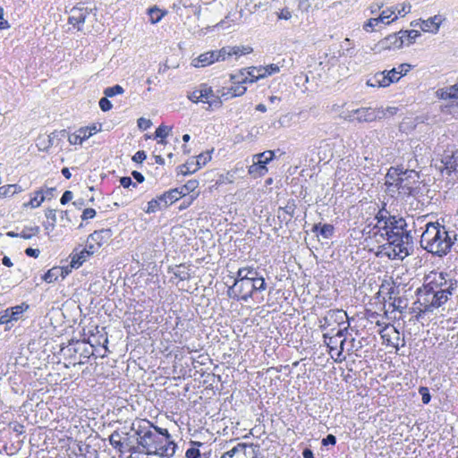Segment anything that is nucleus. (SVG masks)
<instances>
[{
	"label": "nucleus",
	"instance_id": "f257e3e1",
	"mask_svg": "<svg viewBox=\"0 0 458 458\" xmlns=\"http://www.w3.org/2000/svg\"><path fill=\"white\" fill-rule=\"evenodd\" d=\"M457 234L438 222L428 223L420 237V245L428 252L443 257L450 252Z\"/></svg>",
	"mask_w": 458,
	"mask_h": 458
},
{
	"label": "nucleus",
	"instance_id": "f03ea898",
	"mask_svg": "<svg viewBox=\"0 0 458 458\" xmlns=\"http://www.w3.org/2000/svg\"><path fill=\"white\" fill-rule=\"evenodd\" d=\"M131 430L135 432L137 444L142 449L141 453L148 455L157 454V450H160L161 444L164 443L163 437L157 436V432H153L150 426L140 425L138 428H135L132 425Z\"/></svg>",
	"mask_w": 458,
	"mask_h": 458
},
{
	"label": "nucleus",
	"instance_id": "7ed1b4c3",
	"mask_svg": "<svg viewBox=\"0 0 458 458\" xmlns=\"http://www.w3.org/2000/svg\"><path fill=\"white\" fill-rule=\"evenodd\" d=\"M389 244L394 247V251L401 259L411 255L413 251V238L411 231L405 230L403 233L390 236Z\"/></svg>",
	"mask_w": 458,
	"mask_h": 458
},
{
	"label": "nucleus",
	"instance_id": "20e7f679",
	"mask_svg": "<svg viewBox=\"0 0 458 458\" xmlns=\"http://www.w3.org/2000/svg\"><path fill=\"white\" fill-rule=\"evenodd\" d=\"M419 174L414 170H403L400 177H397L395 187L400 194L406 196H415L419 193V187L414 186L419 183Z\"/></svg>",
	"mask_w": 458,
	"mask_h": 458
},
{
	"label": "nucleus",
	"instance_id": "39448f33",
	"mask_svg": "<svg viewBox=\"0 0 458 458\" xmlns=\"http://www.w3.org/2000/svg\"><path fill=\"white\" fill-rule=\"evenodd\" d=\"M448 274L444 272H431L426 278L428 283L424 284L429 291L436 292L445 291L449 294H453V292L456 286V281L447 278Z\"/></svg>",
	"mask_w": 458,
	"mask_h": 458
},
{
	"label": "nucleus",
	"instance_id": "423d86ee",
	"mask_svg": "<svg viewBox=\"0 0 458 458\" xmlns=\"http://www.w3.org/2000/svg\"><path fill=\"white\" fill-rule=\"evenodd\" d=\"M347 314L343 310H330L327 314L319 320L320 327L323 330L332 328L334 326L341 327L344 325L345 319H347Z\"/></svg>",
	"mask_w": 458,
	"mask_h": 458
},
{
	"label": "nucleus",
	"instance_id": "0eeeda50",
	"mask_svg": "<svg viewBox=\"0 0 458 458\" xmlns=\"http://www.w3.org/2000/svg\"><path fill=\"white\" fill-rule=\"evenodd\" d=\"M355 113H357L356 121L359 123H371L386 116V113L382 107H360L355 109Z\"/></svg>",
	"mask_w": 458,
	"mask_h": 458
},
{
	"label": "nucleus",
	"instance_id": "6e6552de",
	"mask_svg": "<svg viewBox=\"0 0 458 458\" xmlns=\"http://www.w3.org/2000/svg\"><path fill=\"white\" fill-rule=\"evenodd\" d=\"M275 157V153L271 150L264 151L263 153L254 156L253 165L249 167L250 174L258 173L264 174L267 172L266 165L268 164Z\"/></svg>",
	"mask_w": 458,
	"mask_h": 458
},
{
	"label": "nucleus",
	"instance_id": "1a4fd4ad",
	"mask_svg": "<svg viewBox=\"0 0 458 458\" xmlns=\"http://www.w3.org/2000/svg\"><path fill=\"white\" fill-rule=\"evenodd\" d=\"M233 287L237 288L242 301H248L253 297L252 281H250L248 278L240 279V277L236 276Z\"/></svg>",
	"mask_w": 458,
	"mask_h": 458
},
{
	"label": "nucleus",
	"instance_id": "9d476101",
	"mask_svg": "<svg viewBox=\"0 0 458 458\" xmlns=\"http://www.w3.org/2000/svg\"><path fill=\"white\" fill-rule=\"evenodd\" d=\"M407 223L404 218L393 216L391 221L386 225V229H382L385 231L386 240L390 241V236L393 234L403 233V231L407 230Z\"/></svg>",
	"mask_w": 458,
	"mask_h": 458
},
{
	"label": "nucleus",
	"instance_id": "9b49d317",
	"mask_svg": "<svg viewBox=\"0 0 458 458\" xmlns=\"http://www.w3.org/2000/svg\"><path fill=\"white\" fill-rule=\"evenodd\" d=\"M199 96L200 101L208 103L209 106H220L221 104L219 98L214 94L212 88L205 83L199 85Z\"/></svg>",
	"mask_w": 458,
	"mask_h": 458
},
{
	"label": "nucleus",
	"instance_id": "f8f14e48",
	"mask_svg": "<svg viewBox=\"0 0 458 458\" xmlns=\"http://www.w3.org/2000/svg\"><path fill=\"white\" fill-rule=\"evenodd\" d=\"M112 236L113 232L111 229H101L90 233L88 237V241L94 242L98 248H100L104 243L107 242Z\"/></svg>",
	"mask_w": 458,
	"mask_h": 458
},
{
	"label": "nucleus",
	"instance_id": "ddd939ff",
	"mask_svg": "<svg viewBox=\"0 0 458 458\" xmlns=\"http://www.w3.org/2000/svg\"><path fill=\"white\" fill-rule=\"evenodd\" d=\"M391 83H393V79L388 77L386 71L377 72L367 81V85L369 87L386 88L388 87Z\"/></svg>",
	"mask_w": 458,
	"mask_h": 458
},
{
	"label": "nucleus",
	"instance_id": "4468645a",
	"mask_svg": "<svg viewBox=\"0 0 458 458\" xmlns=\"http://www.w3.org/2000/svg\"><path fill=\"white\" fill-rule=\"evenodd\" d=\"M93 254L94 250H88V249H82L80 251L74 250L70 255L71 267L79 268Z\"/></svg>",
	"mask_w": 458,
	"mask_h": 458
},
{
	"label": "nucleus",
	"instance_id": "2eb2a0df",
	"mask_svg": "<svg viewBox=\"0 0 458 458\" xmlns=\"http://www.w3.org/2000/svg\"><path fill=\"white\" fill-rule=\"evenodd\" d=\"M404 43L403 36H399L398 33L388 35L379 42L381 48H400Z\"/></svg>",
	"mask_w": 458,
	"mask_h": 458
},
{
	"label": "nucleus",
	"instance_id": "dca6fc26",
	"mask_svg": "<svg viewBox=\"0 0 458 458\" xmlns=\"http://www.w3.org/2000/svg\"><path fill=\"white\" fill-rule=\"evenodd\" d=\"M89 13L88 8L84 7H73L71 10V15L69 17V23L73 26L82 24L85 22L87 15Z\"/></svg>",
	"mask_w": 458,
	"mask_h": 458
},
{
	"label": "nucleus",
	"instance_id": "f3484780",
	"mask_svg": "<svg viewBox=\"0 0 458 458\" xmlns=\"http://www.w3.org/2000/svg\"><path fill=\"white\" fill-rule=\"evenodd\" d=\"M164 443L161 444L160 450H157V456L161 458H172L176 451V444L171 438L163 439Z\"/></svg>",
	"mask_w": 458,
	"mask_h": 458
},
{
	"label": "nucleus",
	"instance_id": "a211bd4d",
	"mask_svg": "<svg viewBox=\"0 0 458 458\" xmlns=\"http://www.w3.org/2000/svg\"><path fill=\"white\" fill-rule=\"evenodd\" d=\"M249 445L245 443H240L231 450L225 452L221 458H249L247 448Z\"/></svg>",
	"mask_w": 458,
	"mask_h": 458
},
{
	"label": "nucleus",
	"instance_id": "6ab92c4d",
	"mask_svg": "<svg viewBox=\"0 0 458 458\" xmlns=\"http://www.w3.org/2000/svg\"><path fill=\"white\" fill-rule=\"evenodd\" d=\"M183 196V192L181 191L180 188H174L160 195L159 199H161L164 202V207H167L168 205L173 204L174 202H175Z\"/></svg>",
	"mask_w": 458,
	"mask_h": 458
},
{
	"label": "nucleus",
	"instance_id": "aec40b11",
	"mask_svg": "<svg viewBox=\"0 0 458 458\" xmlns=\"http://www.w3.org/2000/svg\"><path fill=\"white\" fill-rule=\"evenodd\" d=\"M432 293L429 289L423 284V289L419 288L417 290V294L422 293V299L420 301V306H423V312H429L433 310V307L431 306V299Z\"/></svg>",
	"mask_w": 458,
	"mask_h": 458
},
{
	"label": "nucleus",
	"instance_id": "412c9836",
	"mask_svg": "<svg viewBox=\"0 0 458 458\" xmlns=\"http://www.w3.org/2000/svg\"><path fill=\"white\" fill-rule=\"evenodd\" d=\"M134 436H131L130 432H125L123 437V449L124 452H128L131 454L141 453L140 445L134 442Z\"/></svg>",
	"mask_w": 458,
	"mask_h": 458
},
{
	"label": "nucleus",
	"instance_id": "4be33fe9",
	"mask_svg": "<svg viewBox=\"0 0 458 458\" xmlns=\"http://www.w3.org/2000/svg\"><path fill=\"white\" fill-rule=\"evenodd\" d=\"M442 163L448 173L454 172L458 174V151H454L451 155H445Z\"/></svg>",
	"mask_w": 458,
	"mask_h": 458
},
{
	"label": "nucleus",
	"instance_id": "5701e85b",
	"mask_svg": "<svg viewBox=\"0 0 458 458\" xmlns=\"http://www.w3.org/2000/svg\"><path fill=\"white\" fill-rule=\"evenodd\" d=\"M216 61V59L215 52L214 51H208V52H206L204 54H201L200 55H199L198 58H195L192 61V64L195 67H205V66H208L209 64H212Z\"/></svg>",
	"mask_w": 458,
	"mask_h": 458
},
{
	"label": "nucleus",
	"instance_id": "b1692460",
	"mask_svg": "<svg viewBox=\"0 0 458 458\" xmlns=\"http://www.w3.org/2000/svg\"><path fill=\"white\" fill-rule=\"evenodd\" d=\"M169 272L181 281L190 280L191 277L190 268L185 264H180L174 267H169Z\"/></svg>",
	"mask_w": 458,
	"mask_h": 458
},
{
	"label": "nucleus",
	"instance_id": "393cba45",
	"mask_svg": "<svg viewBox=\"0 0 458 458\" xmlns=\"http://www.w3.org/2000/svg\"><path fill=\"white\" fill-rule=\"evenodd\" d=\"M394 216H391L389 211L386 209L385 207L380 208L375 216V219L377 220V227L381 229H386V225L391 221Z\"/></svg>",
	"mask_w": 458,
	"mask_h": 458
},
{
	"label": "nucleus",
	"instance_id": "a878e982",
	"mask_svg": "<svg viewBox=\"0 0 458 458\" xmlns=\"http://www.w3.org/2000/svg\"><path fill=\"white\" fill-rule=\"evenodd\" d=\"M236 276L240 277V279L248 278L250 281H253L257 277L260 276L261 274L258 268L253 267H243L238 269Z\"/></svg>",
	"mask_w": 458,
	"mask_h": 458
},
{
	"label": "nucleus",
	"instance_id": "bb28decb",
	"mask_svg": "<svg viewBox=\"0 0 458 458\" xmlns=\"http://www.w3.org/2000/svg\"><path fill=\"white\" fill-rule=\"evenodd\" d=\"M452 294L447 293L445 291H434L432 293L431 306L434 309H437L445 304Z\"/></svg>",
	"mask_w": 458,
	"mask_h": 458
},
{
	"label": "nucleus",
	"instance_id": "cd10ccee",
	"mask_svg": "<svg viewBox=\"0 0 458 458\" xmlns=\"http://www.w3.org/2000/svg\"><path fill=\"white\" fill-rule=\"evenodd\" d=\"M30 306L26 302H22L20 305H16L14 307L8 308V312L11 314V318L14 319V321H18L21 319L23 317V313L29 310Z\"/></svg>",
	"mask_w": 458,
	"mask_h": 458
},
{
	"label": "nucleus",
	"instance_id": "c85d7f7f",
	"mask_svg": "<svg viewBox=\"0 0 458 458\" xmlns=\"http://www.w3.org/2000/svg\"><path fill=\"white\" fill-rule=\"evenodd\" d=\"M261 66L259 67H249L246 69L247 76L244 77L243 81H249V83H253L263 78L262 72H259Z\"/></svg>",
	"mask_w": 458,
	"mask_h": 458
},
{
	"label": "nucleus",
	"instance_id": "c756f323",
	"mask_svg": "<svg viewBox=\"0 0 458 458\" xmlns=\"http://www.w3.org/2000/svg\"><path fill=\"white\" fill-rule=\"evenodd\" d=\"M439 18L437 16H434L422 22L421 30L428 32H437L439 29Z\"/></svg>",
	"mask_w": 458,
	"mask_h": 458
},
{
	"label": "nucleus",
	"instance_id": "7c9ffc66",
	"mask_svg": "<svg viewBox=\"0 0 458 458\" xmlns=\"http://www.w3.org/2000/svg\"><path fill=\"white\" fill-rule=\"evenodd\" d=\"M319 229V234L325 238L329 239L333 236L334 233V226L329 224H325L323 225H320V224H315L313 225L312 231L318 232Z\"/></svg>",
	"mask_w": 458,
	"mask_h": 458
},
{
	"label": "nucleus",
	"instance_id": "2f4dec72",
	"mask_svg": "<svg viewBox=\"0 0 458 458\" xmlns=\"http://www.w3.org/2000/svg\"><path fill=\"white\" fill-rule=\"evenodd\" d=\"M62 275V269H61V267H54L52 268H50L42 277V279L48 283V284H51V283H54L55 282L58 277H61Z\"/></svg>",
	"mask_w": 458,
	"mask_h": 458
},
{
	"label": "nucleus",
	"instance_id": "473e14b6",
	"mask_svg": "<svg viewBox=\"0 0 458 458\" xmlns=\"http://www.w3.org/2000/svg\"><path fill=\"white\" fill-rule=\"evenodd\" d=\"M35 196L30 199L28 203H24L23 206L25 208L30 207L31 208H36L41 205V203L45 200L46 197L44 196L43 190H38L35 191Z\"/></svg>",
	"mask_w": 458,
	"mask_h": 458
},
{
	"label": "nucleus",
	"instance_id": "72a5a7b5",
	"mask_svg": "<svg viewBox=\"0 0 458 458\" xmlns=\"http://www.w3.org/2000/svg\"><path fill=\"white\" fill-rule=\"evenodd\" d=\"M402 169H399V168H394V167H391L387 174H386V184L390 187V186H394L395 187V183L397 182V177H400L401 174H402Z\"/></svg>",
	"mask_w": 458,
	"mask_h": 458
},
{
	"label": "nucleus",
	"instance_id": "f704fd0d",
	"mask_svg": "<svg viewBox=\"0 0 458 458\" xmlns=\"http://www.w3.org/2000/svg\"><path fill=\"white\" fill-rule=\"evenodd\" d=\"M46 217L49 220L47 223L44 224L45 230L49 232L53 231L56 223V210L55 209H47L46 211Z\"/></svg>",
	"mask_w": 458,
	"mask_h": 458
},
{
	"label": "nucleus",
	"instance_id": "c9c22d12",
	"mask_svg": "<svg viewBox=\"0 0 458 458\" xmlns=\"http://www.w3.org/2000/svg\"><path fill=\"white\" fill-rule=\"evenodd\" d=\"M82 132L83 131H79L77 130L74 133L69 135L68 141L72 145L82 144V142L85 140L89 139L91 136L90 131L89 132V134H82Z\"/></svg>",
	"mask_w": 458,
	"mask_h": 458
},
{
	"label": "nucleus",
	"instance_id": "e433bc0d",
	"mask_svg": "<svg viewBox=\"0 0 458 458\" xmlns=\"http://www.w3.org/2000/svg\"><path fill=\"white\" fill-rule=\"evenodd\" d=\"M165 12H162L157 6H153L148 9V15L151 23L155 24L161 21V19L165 16Z\"/></svg>",
	"mask_w": 458,
	"mask_h": 458
},
{
	"label": "nucleus",
	"instance_id": "4c0bfd02",
	"mask_svg": "<svg viewBox=\"0 0 458 458\" xmlns=\"http://www.w3.org/2000/svg\"><path fill=\"white\" fill-rule=\"evenodd\" d=\"M399 36H403L404 41H407V44H412L416 38H418L420 33L418 30H400L398 32Z\"/></svg>",
	"mask_w": 458,
	"mask_h": 458
},
{
	"label": "nucleus",
	"instance_id": "58836bf2",
	"mask_svg": "<svg viewBox=\"0 0 458 458\" xmlns=\"http://www.w3.org/2000/svg\"><path fill=\"white\" fill-rule=\"evenodd\" d=\"M266 289H267V284H266L265 278L262 275L252 281L253 294L258 292L262 293Z\"/></svg>",
	"mask_w": 458,
	"mask_h": 458
},
{
	"label": "nucleus",
	"instance_id": "ea45409f",
	"mask_svg": "<svg viewBox=\"0 0 458 458\" xmlns=\"http://www.w3.org/2000/svg\"><path fill=\"white\" fill-rule=\"evenodd\" d=\"M232 51V47H225L220 50L214 51L216 54V62L225 61L227 57L233 55Z\"/></svg>",
	"mask_w": 458,
	"mask_h": 458
},
{
	"label": "nucleus",
	"instance_id": "a19ab883",
	"mask_svg": "<svg viewBox=\"0 0 458 458\" xmlns=\"http://www.w3.org/2000/svg\"><path fill=\"white\" fill-rule=\"evenodd\" d=\"M211 160V152L201 153L197 156L195 162V170H199L202 165H205L208 161Z\"/></svg>",
	"mask_w": 458,
	"mask_h": 458
},
{
	"label": "nucleus",
	"instance_id": "79ce46f5",
	"mask_svg": "<svg viewBox=\"0 0 458 458\" xmlns=\"http://www.w3.org/2000/svg\"><path fill=\"white\" fill-rule=\"evenodd\" d=\"M40 229L38 226L33 227H24L22 231L19 233L20 237L23 239H30L32 236L37 235L39 233Z\"/></svg>",
	"mask_w": 458,
	"mask_h": 458
},
{
	"label": "nucleus",
	"instance_id": "37998d69",
	"mask_svg": "<svg viewBox=\"0 0 458 458\" xmlns=\"http://www.w3.org/2000/svg\"><path fill=\"white\" fill-rule=\"evenodd\" d=\"M124 92V89L120 85H114L113 87H108L105 89L104 94L106 98H113L116 95L123 94Z\"/></svg>",
	"mask_w": 458,
	"mask_h": 458
},
{
	"label": "nucleus",
	"instance_id": "c03bdc74",
	"mask_svg": "<svg viewBox=\"0 0 458 458\" xmlns=\"http://www.w3.org/2000/svg\"><path fill=\"white\" fill-rule=\"evenodd\" d=\"M198 186L199 182L197 180H190L184 185L180 187V189L183 192V195L185 196L191 192H193Z\"/></svg>",
	"mask_w": 458,
	"mask_h": 458
},
{
	"label": "nucleus",
	"instance_id": "a18cd8bd",
	"mask_svg": "<svg viewBox=\"0 0 458 458\" xmlns=\"http://www.w3.org/2000/svg\"><path fill=\"white\" fill-rule=\"evenodd\" d=\"M280 71V68L277 64H269L267 66H261V69H259V72H262L263 78L275 74Z\"/></svg>",
	"mask_w": 458,
	"mask_h": 458
},
{
	"label": "nucleus",
	"instance_id": "49530a36",
	"mask_svg": "<svg viewBox=\"0 0 458 458\" xmlns=\"http://www.w3.org/2000/svg\"><path fill=\"white\" fill-rule=\"evenodd\" d=\"M232 50L233 55H248L253 51L250 46H234L232 47Z\"/></svg>",
	"mask_w": 458,
	"mask_h": 458
},
{
	"label": "nucleus",
	"instance_id": "de8ad7c7",
	"mask_svg": "<svg viewBox=\"0 0 458 458\" xmlns=\"http://www.w3.org/2000/svg\"><path fill=\"white\" fill-rule=\"evenodd\" d=\"M161 202L163 201L159 199V197H157V199H151L150 201L148 202V208L146 209V212L148 214L157 212L161 208Z\"/></svg>",
	"mask_w": 458,
	"mask_h": 458
},
{
	"label": "nucleus",
	"instance_id": "09e8293b",
	"mask_svg": "<svg viewBox=\"0 0 458 458\" xmlns=\"http://www.w3.org/2000/svg\"><path fill=\"white\" fill-rule=\"evenodd\" d=\"M195 162L188 161L184 165L180 166V173L183 175L191 174L195 173L197 170L194 169Z\"/></svg>",
	"mask_w": 458,
	"mask_h": 458
},
{
	"label": "nucleus",
	"instance_id": "8fccbe9b",
	"mask_svg": "<svg viewBox=\"0 0 458 458\" xmlns=\"http://www.w3.org/2000/svg\"><path fill=\"white\" fill-rule=\"evenodd\" d=\"M171 131L172 127L161 124L157 128L155 131V136L156 138L165 139V137L168 136Z\"/></svg>",
	"mask_w": 458,
	"mask_h": 458
},
{
	"label": "nucleus",
	"instance_id": "3c124183",
	"mask_svg": "<svg viewBox=\"0 0 458 458\" xmlns=\"http://www.w3.org/2000/svg\"><path fill=\"white\" fill-rule=\"evenodd\" d=\"M150 426V429L153 428V432H157V436H160L163 437V439H168L171 438V435L169 434L168 430L166 428H162L157 426H155L148 421V425Z\"/></svg>",
	"mask_w": 458,
	"mask_h": 458
},
{
	"label": "nucleus",
	"instance_id": "603ef678",
	"mask_svg": "<svg viewBox=\"0 0 458 458\" xmlns=\"http://www.w3.org/2000/svg\"><path fill=\"white\" fill-rule=\"evenodd\" d=\"M324 339H325V343L331 349V350H334V349H336V346L338 344V339H336L335 336H334L333 335H329L328 333L327 334H324L323 335Z\"/></svg>",
	"mask_w": 458,
	"mask_h": 458
},
{
	"label": "nucleus",
	"instance_id": "864d4df0",
	"mask_svg": "<svg viewBox=\"0 0 458 458\" xmlns=\"http://www.w3.org/2000/svg\"><path fill=\"white\" fill-rule=\"evenodd\" d=\"M245 76H247L246 69H242L239 72V73L232 75L231 80L233 81V83L237 84L249 83V81H243L242 79H244Z\"/></svg>",
	"mask_w": 458,
	"mask_h": 458
},
{
	"label": "nucleus",
	"instance_id": "5fc2aeb1",
	"mask_svg": "<svg viewBox=\"0 0 458 458\" xmlns=\"http://www.w3.org/2000/svg\"><path fill=\"white\" fill-rule=\"evenodd\" d=\"M230 92L232 97H240L242 96L246 92V87L242 84H237L230 89Z\"/></svg>",
	"mask_w": 458,
	"mask_h": 458
},
{
	"label": "nucleus",
	"instance_id": "6e6d98bb",
	"mask_svg": "<svg viewBox=\"0 0 458 458\" xmlns=\"http://www.w3.org/2000/svg\"><path fill=\"white\" fill-rule=\"evenodd\" d=\"M419 393L421 394V400L424 404H428L431 400V395L428 387L420 386Z\"/></svg>",
	"mask_w": 458,
	"mask_h": 458
},
{
	"label": "nucleus",
	"instance_id": "4d7b16f0",
	"mask_svg": "<svg viewBox=\"0 0 458 458\" xmlns=\"http://www.w3.org/2000/svg\"><path fill=\"white\" fill-rule=\"evenodd\" d=\"M295 208H296V205H295L294 201L292 200V201H288V203L286 204L285 207L280 208L279 210L284 212L285 214H288L290 216L293 217L294 216Z\"/></svg>",
	"mask_w": 458,
	"mask_h": 458
},
{
	"label": "nucleus",
	"instance_id": "13d9d810",
	"mask_svg": "<svg viewBox=\"0 0 458 458\" xmlns=\"http://www.w3.org/2000/svg\"><path fill=\"white\" fill-rule=\"evenodd\" d=\"M137 123L138 127L142 131H146L152 125V122L149 119H146L144 117L139 118Z\"/></svg>",
	"mask_w": 458,
	"mask_h": 458
},
{
	"label": "nucleus",
	"instance_id": "bf43d9fd",
	"mask_svg": "<svg viewBox=\"0 0 458 458\" xmlns=\"http://www.w3.org/2000/svg\"><path fill=\"white\" fill-rule=\"evenodd\" d=\"M120 183L125 189H128L131 186L133 187V188H136V186H137L136 182H133L131 178L129 177V176L121 177L120 178Z\"/></svg>",
	"mask_w": 458,
	"mask_h": 458
},
{
	"label": "nucleus",
	"instance_id": "052dcab7",
	"mask_svg": "<svg viewBox=\"0 0 458 458\" xmlns=\"http://www.w3.org/2000/svg\"><path fill=\"white\" fill-rule=\"evenodd\" d=\"M99 106L102 111L106 112L112 108L113 105H112L111 101L108 99V98L105 97V98H100Z\"/></svg>",
	"mask_w": 458,
	"mask_h": 458
},
{
	"label": "nucleus",
	"instance_id": "680f3d73",
	"mask_svg": "<svg viewBox=\"0 0 458 458\" xmlns=\"http://www.w3.org/2000/svg\"><path fill=\"white\" fill-rule=\"evenodd\" d=\"M187 97L193 103L201 102L199 96V87L193 91L189 92Z\"/></svg>",
	"mask_w": 458,
	"mask_h": 458
},
{
	"label": "nucleus",
	"instance_id": "e2e57ef3",
	"mask_svg": "<svg viewBox=\"0 0 458 458\" xmlns=\"http://www.w3.org/2000/svg\"><path fill=\"white\" fill-rule=\"evenodd\" d=\"M110 445L121 454L124 453L123 439H109Z\"/></svg>",
	"mask_w": 458,
	"mask_h": 458
},
{
	"label": "nucleus",
	"instance_id": "0e129e2a",
	"mask_svg": "<svg viewBox=\"0 0 458 458\" xmlns=\"http://www.w3.org/2000/svg\"><path fill=\"white\" fill-rule=\"evenodd\" d=\"M186 458H200V452L199 448L191 447L186 451Z\"/></svg>",
	"mask_w": 458,
	"mask_h": 458
},
{
	"label": "nucleus",
	"instance_id": "69168bd1",
	"mask_svg": "<svg viewBox=\"0 0 458 458\" xmlns=\"http://www.w3.org/2000/svg\"><path fill=\"white\" fill-rule=\"evenodd\" d=\"M147 157V155L144 150H139L137 151L133 157L132 160L136 163H142Z\"/></svg>",
	"mask_w": 458,
	"mask_h": 458
},
{
	"label": "nucleus",
	"instance_id": "338daca9",
	"mask_svg": "<svg viewBox=\"0 0 458 458\" xmlns=\"http://www.w3.org/2000/svg\"><path fill=\"white\" fill-rule=\"evenodd\" d=\"M411 65L408 64H400L396 69H397V72H398V75L400 76V78L402 76H404L407 74V72L411 70Z\"/></svg>",
	"mask_w": 458,
	"mask_h": 458
},
{
	"label": "nucleus",
	"instance_id": "774afa93",
	"mask_svg": "<svg viewBox=\"0 0 458 458\" xmlns=\"http://www.w3.org/2000/svg\"><path fill=\"white\" fill-rule=\"evenodd\" d=\"M321 444L324 446H327L328 445H335L336 444V437L334 435L329 434L325 438L322 439Z\"/></svg>",
	"mask_w": 458,
	"mask_h": 458
}]
</instances>
